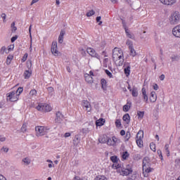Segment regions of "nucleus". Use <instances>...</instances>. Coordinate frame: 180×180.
Listing matches in <instances>:
<instances>
[{
	"mask_svg": "<svg viewBox=\"0 0 180 180\" xmlns=\"http://www.w3.org/2000/svg\"><path fill=\"white\" fill-rule=\"evenodd\" d=\"M30 96H36L37 95V91L36 89H32L30 91Z\"/></svg>",
	"mask_w": 180,
	"mask_h": 180,
	"instance_id": "obj_40",
	"label": "nucleus"
},
{
	"mask_svg": "<svg viewBox=\"0 0 180 180\" xmlns=\"http://www.w3.org/2000/svg\"><path fill=\"white\" fill-rule=\"evenodd\" d=\"M153 89H155V91H158V84H155L153 86Z\"/></svg>",
	"mask_w": 180,
	"mask_h": 180,
	"instance_id": "obj_63",
	"label": "nucleus"
},
{
	"mask_svg": "<svg viewBox=\"0 0 180 180\" xmlns=\"http://www.w3.org/2000/svg\"><path fill=\"white\" fill-rule=\"evenodd\" d=\"M122 119L124 122L127 123V124H129V123H130V115H129V113L124 115V116L122 117Z\"/></svg>",
	"mask_w": 180,
	"mask_h": 180,
	"instance_id": "obj_21",
	"label": "nucleus"
},
{
	"mask_svg": "<svg viewBox=\"0 0 180 180\" xmlns=\"http://www.w3.org/2000/svg\"><path fill=\"white\" fill-rule=\"evenodd\" d=\"M130 51L129 56H131L132 57H136V50H134V48L132 46L131 48H129Z\"/></svg>",
	"mask_w": 180,
	"mask_h": 180,
	"instance_id": "obj_29",
	"label": "nucleus"
},
{
	"mask_svg": "<svg viewBox=\"0 0 180 180\" xmlns=\"http://www.w3.org/2000/svg\"><path fill=\"white\" fill-rule=\"evenodd\" d=\"M128 105H124L123 106L124 112H129L130 110V106H131V102H127Z\"/></svg>",
	"mask_w": 180,
	"mask_h": 180,
	"instance_id": "obj_24",
	"label": "nucleus"
},
{
	"mask_svg": "<svg viewBox=\"0 0 180 180\" xmlns=\"http://www.w3.org/2000/svg\"><path fill=\"white\" fill-rule=\"evenodd\" d=\"M13 45H11L10 46H8V51H12L13 50Z\"/></svg>",
	"mask_w": 180,
	"mask_h": 180,
	"instance_id": "obj_62",
	"label": "nucleus"
},
{
	"mask_svg": "<svg viewBox=\"0 0 180 180\" xmlns=\"http://www.w3.org/2000/svg\"><path fill=\"white\" fill-rule=\"evenodd\" d=\"M158 155H159L160 160H163V157H162V152L161 151V150L158 149L157 150Z\"/></svg>",
	"mask_w": 180,
	"mask_h": 180,
	"instance_id": "obj_51",
	"label": "nucleus"
},
{
	"mask_svg": "<svg viewBox=\"0 0 180 180\" xmlns=\"http://www.w3.org/2000/svg\"><path fill=\"white\" fill-rule=\"evenodd\" d=\"M101 19H102V18L101 16H98L96 18V22L98 23V25L101 26V25H102V21H101Z\"/></svg>",
	"mask_w": 180,
	"mask_h": 180,
	"instance_id": "obj_49",
	"label": "nucleus"
},
{
	"mask_svg": "<svg viewBox=\"0 0 180 180\" xmlns=\"http://www.w3.org/2000/svg\"><path fill=\"white\" fill-rule=\"evenodd\" d=\"M175 165L177 166V167H180V158L179 159H176L175 160Z\"/></svg>",
	"mask_w": 180,
	"mask_h": 180,
	"instance_id": "obj_57",
	"label": "nucleus"
},
{
	"mask_svg": "<svg viewBox=\"0 0 180 180\" xmlns=\"http://www.w3.org/2000/svg\"><path fill=\"white\" fill-rule=\"evenodd\" d=\"M143 168V174L145 178H148V174L153 171L151 167H142Z\"/></svg>",
	"mask_w": 180,
	"mask_h": 180,
	"instance_id": "obj_15",
	"label": "nucleus"
},
{
	"mask_svg": "<svg viewBox=\"0 0 180 180\" xmlns=\"http://www.w3.org/2000/svg\"><path fill=\"white\" fill-rule=\"evenodd\" d=\"M27 53H25L23 57L21 59L22 63H25V61H26V60H27Z\"/></svg>",
	"mask_w": 180,
	"mask_h": 180,
	"instance_id": "obj_53",
	"label": "nucleus"
},
{
	"mask_svg": "<svg viewBox=\"0 0 180 180\" xmlns=\"http://www.w3.org/2000/svg\"><path fill=\"white\" fill-rule=\"evenodd\" d=\"M27 127V125H26V123H25V124H22V127H21V131L22 132V133H25V131H26V128Z\"/></svg>",
	"mask_w": 180,
	"mask_h": 180,
	"instance_id": "obj_46",
	"label": "nucleus"
},
{
	"mask_svg": "<svg viewBox=\"0 0 180 180\" xmlns=\"http://www.w3.org/2000/svg\"><path fill=\"white\" fill-rule=\"evenodd\" d=\"M136 144L140 148L143 147V139H136Z\"/></svg>",
	"mask_w": 180,
	"mask_h": 180,
	"instance_id": "obj_35",
	"label": "nucleus"
},
{
	"mask_svg": "<svg viewBox=\"0 0 180 180\" xmlns=\"http://www.w3.org/2000/svg\"><path fill=\"white\" fill-rule=\"evenodd\" d=\"M64 34H65V31L64 30H62L60 31V35H59V36H60V37H64Z\"/></svg>",
	"mask_w": 180,
	"mask_h": 180,
	"instance_id": "obj_60",
	"label": "nucleus"
},
{
	"mask_svg": "<svg viewBox=\"0 0 180 180\" xmlns=\"http://www.w3.org/2000/svg\"><path fill=\"white\" fill-rule=\"evenodd\" d=\"M149 100H150V102H152L153 103H154V102H156V101H157V94H155V91H152L150 93Z\"/></svg>",
	"mask_w": 180,
	"mask_h": 180,
	"instance_id": "obj_17",
	"label": "nucleus"
},
{
	"mask_svg": "<svg viewBox=\"0 0 180 180\" xmlns=\"http://www.w3.org/2000/svg\"><path fill=\"white\" fill-rule=\"evenodd\" d=\"M6 95L7 101H9L10 102H17V101H19V96L16 94L15 91H11Z\"/></svg>",
	"mask_w": 180,
	"mask_h": 180,
	"instance_id": "obj_4",
	"label": "nucleus"
},
{
	"mask_svg": "<svg viewBox=\"0 0 180 180\" xmlns=\"http://www.w3.org/2000/svg\"><path fill=\"white\" fill-rule=\"evenodd\" d=\"M112 60L116 63V61H119L118 65L121 67L123 65V63H124V59L123 56V51L120 49L119 48H115L112 50Z\"/></svg>",
	"mask_w": 180,
	"mask_h": 180,
	"instance_id": "obj_1",
	"label": "nucleus"
},
{
	"mask_svg": "<svg viewBox=\"0 0 180 180\" xmlns=\"http://www.w3.org/2000/svg\"><path fill=\"white\" fill-rule=\"evenodd\" d=\"M51 51L53 56L58 57L60 52L57 50V41H53L51 47Z\"/></svg>",
	"mask_w": 180,
	"mask_h": 180,
	"instance_id": "obj_6",
	"label": "nucleus"
},
{
	"mask_svg": "<svg viewBox=\"0 0 180 180\" xmlns=\"http://www.w3.org/2000/svg\"><path fill=\"white\" fill-rule=\"evenodd\" d=\"M137 116L140 117V119H143V117H144V111H138Z\"/></svg>",
	"mask_w": 180,
	"mask_h": 180,
	"instance_id": "obj_36",
	"label": "nucleus"
},
{
	"mask_svg": "<svg viewBox=\"0 0 180 180\" xmlns=\"http://www.w3.org/2000/svg\"><path fill=\"white\" fill-rule=\"evenodd\" d=\"M144 137V131H139L136 134V139H143Z\"/></svg>",
	"mask_w": 180,
	"mask_h": 180,
	"instance_id": "obj_27",
	"label": "nucleus"
},
{
	"mask_svg": "<svg viewBox=\"0 0 180 180\" xmlns=\"http://www.w3.org/2000/svg\"><path fill=\"white\" fill-rule=\"evenodd\" d=\"M94 180H108V178H106V176H101V175H99V176H97Z\"/></svg>",
	"mask_w": 180,
	"mask_h": 180,
	"instance_id": "obj_31",
	"label": "nucleus"
},
{
	"mask_svg": "<svg viewBox=\"0 0 180 180\" xmlns=\"http://www.w3.org/2000/svg\"><path fill=\"white\" fill-rule=\"evenodd\" d=\"M142 95L143 96V101L146 103H148V96H147V91H146V88H142Z\"/></svg>",
	"mask_w": 180,
	"mask_h": 180,
	"instance_id": "obj_19",
	"label": "nucleus"
},
{
	"mask_svg": "<svg viewBox=\"0 0 180 180\" xmlns=\"http://www.w3.org/2000/svg\"><path fill=\"white\" fill-rule=\"evenodd\" d=\"M0 180H6V178H5V176H4V175L0 174Z\"/></svg>",
	"mask_w": 180,
	"mask_h": 180,
	"instance_id": "obj_64",
	"label": "nucleus"
},
{
	"mask_svg": "<svg viewBox=\"0 0 180 180\" xmlns=\"http://www.w3.org/2000/svg\"><path fill=\"white\" fill-rule=\"evenodd\" d=\"M105 124V119L100 118L99 120L96 121V126H103Z\"/></svg>",
	"mask_w": 180,
	"mask_h": 180,
	"instance_id": "obj_23",
	"label": "nucleus"
},
{
	"mask_svg": "<svg viewBox=\"0 0 180 180\" xmlns=\"http://www.w3.org/2000/svg\"><path fill=\"white\" fill-rule=\"evenodd\" d=\"M22 161L25 165H30V162H32V160L29 158H23Z\"/></svg>",
	"mask_w": 180,
	"mask_h": 180,
	"instance_id": "obj_28",
	"label": "nucleus"
},
{
	"mask_svg": "<svg viewBox=\"0 0 180 180\" xmlns=\"http://www.w3.org/2000/svg\"><path fill=\"white\" fill-rule=\"evenodd\" d=\"M101 88L103 91H106V89L108 88V82H106V79H101Z\"/></svg>",
	"mask_w": 180,
	"mask_h": 180,
	"instance_id": "obj_20",
	"label": "nucleus"
},
{
	"mask_svg": "<svg viewBox=\"0 0 180 180\" xmlns=\"http://www.w3.org/2000/svg\"><path fill=\"white\" fill-rule=\"evenodd\" d=\"M115 126L116 127H120L122 126V122H120V120H116Z\"/></svg>",
	"mask_w": 180,
	"mask_h": 180,
	"instance_id": "obj_48",
	"label": "nucleus"
},
{
	"mask_svg": "<svg viewBox=\"0 0 180 180\" xmlns=\"http://www.w3.org/2000/svg\"><path fill=\"white\" fill-rule=\"evenodd\" d=\"M121 20H122V26H123V28L124 29V30H129V29H127V25L126 23V21L123 19L121 18Z\"/></svg>",
	"mask_w": 180,
	"mask_h": 180,
	"instance_id": "obj_38",
	"label": "nucleus"
},
{
	"mask_svg": "<svg viewBox=\"0 0 180 180\" xmlns=\"http://www.w3.org/2000/svg\"><path fill=\"white\" fill-rule=\"evenodd\" d=\"M123 167L122 165H119L118 163H115V169H117V172L119 173V170L120 171Z\"/></svg>",
	"mask_w": 180,
	"mask_h": 180,
	"instance_id": "obj_42",
	"label": "nucleus"
},
{
	"mask_svg": "<svg viewBox=\"0 0 180 180\" xmlns=\"http://www.w3.org/2000/svg\"><path fill=\"white\" fill-rule=\"evenodd\" d=\"M125 33L127 37H129V39H134V35L132 34H130V32H129V30H126Z\"/></svg>",
	"mask_w": 180,
	"mask_h": 180,
	"instance_id": "obj_33",
	"label": "nucleus"
},
{
	"mask_svg": "<svg viewBox=\"0 0 180 180\" xmlns=\"http://www.w3.org/2000/svg\"><path fill=\"white\" fill-rule=\"evenodd\" d=\"M150 167H151V160H150V158L145 157L143 159L142 168H150Z\"/></svg>",
	"mask_w": 180,
	"mask_h": 180,
	"instance_id": "obj_9",
	"label": "nucleus"
},
{
	"mask_svg": "<svg viewBox=\"0 0 180 180\" xmlns=\"http://www.w3.org/2000/svg\"><path fill=\"white\" fill-rule=\"evenodd\" d=\"M105 74L109 77V78H113V75H112V72L109 71L108 70H105Z\"/></svg>",
	"mask_w": 180,
	"mask_h": 180,
	"instance_id": "obj_44",
	"label": "nucleus"
},
{
	"mask_svg": "<svg viewBox=\"0 0 180 180\" xmlns=\"http://www.w3.org/2000/svg\"><path fill=\"white\" fill-rule=\"evenodd\" d=\"M15 40H18V35H15L11 38V43H14Z\"/></svg>",
	"mask_w": 180,
	"mask_h": 180,
	"instance_id": "obj_58",
	"label": "nucleus"
},
{
	"mask_svg": "<svg viewBox=\"0 0 180 180\" xmlns=\"http://www.w3.org/2000/svg\"><path fill=\"white\" fill-rule=\"evenodd\" d=\"M11 27L12 32H16V30H18V28L16 27V26H15V22L11 23Z\"/></svg>",
	"mask_w": 180,
	"mask_h": 180,
	"instance_id": "obj_39",
	"label": "nucleus"
},
{
	"mask_svg": "<svg viewBox=\"0 0 180 180\" xmlns=\"http://www.w3.org/2000/svg\"><path fill=\"white\" fill-rule=\"evenodd\" d=\"M129 155H130V154H129V152H127V151L123 152V153H122L123 160H127V158H129Z\"/></svg>",
	"mask_w": 180,
	"mask_h": 180,
	"instance_id": "obj_32",
	"label": "nucleus"
},
{
	"mask_svg": "<svg viewBox=\"0 0 180 180\" xmlns=\"http://www.w3.org/2000/svg\"><path fill=\"white\" fill-rule=\"evenodd\" d=\"M12 60H13V56L12 55H8L6 59L7 65H9V64H11Z\"/></svg>",
	"mask_w": 180,
	"mask_h": 180,
	"instance_id": "obj_30",
	"label": "nucleus"
},
{
	"mask_svg": "<svg viewBox=\"0 0 180 180\" xmlns=\"http://www.w3.org/2000/svg\"><path fill=\"white\" fill-rule=\"evenodd\" d=\"M118 139L116 138V136H112V138H109L107 140V144L108 146H112V147H115L116 146V143H117Z\"/></svg>",
	"mask_w": 180,
	"mask_h": 180,
	"instance_id": "obj_10",
	"label": "nucleus"
},
{
	"mask_svg": "<svg viewBox=\"0 0 180 180\" xmlns=\"http://www.w3.org/2000/svg\"><path fill=\"white\" fill-rule=\"evenodd\" d=\"M6 140V138L2 135H0V141L4 142Z\"/></svg>",
	"mask_w": 180,
	"mask_h": 180,
	"instance_id": "obj_59",
	"label": "nucleus"
},
{
	"mask_svg": "<svg viewBox=\"0 0 180 180\" xmlns=\"http://www.w3.org/2000/svg\"><path fill=\"white\" fill-rule=\"evenodd\" d=\"M82 131L84 134H88V133H89V129L88 128H83Z\"/></svg>",
	"mask_w": 180,
	"mask_h": 180,
	"instance_id": "obj_52",
	"label": "nucleus"
},
{
	"mask_svg": "<svg viewBox=\"0 0 180 180\" xmlns=\"http://www.w3.org/2000/svg\"><path fill=\"white\" fill-rule=\"evenodd\" d=\"M30 75H32V72L30 70H25L24 72L25 79H29V78H30Z\"/></svg>",
	"mask_w": 180,
	"mask_h": 180,
	"instance_id": "obj_25",
	"label": "nucleus"
},
{
	"mask_svg": "<svg viewBox=\"0 0 180 180\" xmlns=\"http://www.w3.org/2000/svg\"><path fill=\"white\" fill-rule=\"evenodd\" d=\"M150 150H152V151H153L154 153H155L156 151V149H155V143H150Z\"/></svg>",
	"mask_w": 180,
	"mask_h": 180,
	"instance_id": "obj_41",
	"label": "nucleus"
},
{
	"mask_svg": "<svg viewBox=\"0 0 180 180\" xmlns=\"http://www.w3.org/2000/svg\"><path fill=\"white\" fill-rule=\"evenodd\" d=\"M8 151H9V148L8 147H6V146H3L1 148V153H8Z\"/></svg>",
	"mask_w": 180,
	"mask_h": 180,
	"instance_id": "obj_43",
	"label": "nucleus"
},
{
	"mask_svg": "<svg viewBox=\"0 0 180 180\" xmlns=\"http://www.w3.org/2000/svg\"><path fill=\"white\" fill-rule=\"evenodd\" d=\"M50 129L47 127L37 126L35 127L36 134L37 137H41V136H46Z\"/></svg>",
	"mask_w": 180,
	"mask_h": 180,
	"instance_id": "obj_2",
	"label": "nucleus"
},
{
	"mask_svg": "<svg viewBox=\"0 0 180 180\" xmlns=\"http://www.w3.org/2000/svg\"><path fill=\"white\" fill-rule=\"evenodd\" d=\"M169 144H166L165 146V150L166 151V153H167V156H169Z\"/></svg>",
	"mask_w": 180,
	"mask_h": 180,
	"instance_id": "obj_47",
	"label": "nucleus"
},
{
	"mask_svg": "<svg viewBox=\"0 0 180 180\" xmlns=\"http://www.w3.org/2000/svg\"><path fill=\"white\" fill-rule=\"evenodd\" d=\"M130 131H127L126 133V136H125V141H129V140L130 139Z\"/></svg>",
	"mask_w": 180,
	"mask_h": 180,
	"instance_id": "obj_45",
	"label": "nucleus"
},
{
	"mask_svg": "<svg viewBox=\"0 0 180 180\" xmlns=\"http://www.w3.org/2000/svg\"><path fill=\"white\" fill-rule=\"evenodd\" d=\"M63 41H64V37H61L59 35L58 37V43H60V44H62Z\"/></svg>",
	"mask_w": 180,
	"mask_h": 180,
	"instance_id": "obj_56",
	"label": "nucleus"
},
{
	"mask_svg": "<svg viewBox=\"0 0 180 180\" xmlns=\"http://www.w3.org/2000/svg\"><path fill=\"white\" fill-rule=\"evenodd\" d=\"M5 51H6V47L2 46L0 50V54H4Z\"/></svg>",
	"mask_w": 180,
	"mask_h": 180,
	"instance_id": "obj_55",
	"label": "nucleus"
},
{
	"mask_svg": "<svg viewBox=\"0 0 180 180\" xmlns=\"http://www.w3.org/2000/svg\"><path fill=\"white\" fill-rule=\"evenodd\" d=\"M53 91H54V88H53L52 86L48 87L49 92H53Z\"/></svg>",
	"mask_w": 180,
	"mask_h": 180,
	"instance_id": "obj_61",
	"label": "nucleus"
},
{
	"mask_svg": "<svg viewBox=\"0 0 180 180\" xmlns=\"http://www.w3.org/2000/svg\"><path fill=\"white\" fill-rule=\"evenodd\" d=\"M172 33L175 37H180V25H176L173 28Z\"/></svg>",
	"mask_w": 180,
	"mask_h": 180,
	"instance_id": "obj_13",
	"label": "nucleus"
},
{
	"mask_svg": "<svg viewBox=\"0 0 180 180\" xmlns=\"http://www.w3.org/2000/svg\"><path fill=\"white\" fill-rule=\"evenodd\" d=\"M86 51L88 54H89V56H91V57H95L98 60H101V56H99V54L96 53L95 49L92 48H87Z\"/></svg>",
	"mask_w": 180,
	"mask_h": 180,
	"instance_id": "obj_8",
	"label": "nucleus"
},
{
	"mask_svg": "<svg viewBox=\"0 0 180 180\" xmlns=\"http://www.w3.org/2000/svg\"><path fill=\"white\" fill-rule=\"evenodd\" d=\"M85 80L88 84H92L94 82V77L89 75V74H86L84 76Z\"/></svg>",
	"mask_w": 180,
	"mask_h": 180,
	"instance_id": "obj_18",
	"label": "nucleus"
},
{
	"mask_svg": "<svg viewBox=\"0 0 180 180\" xmlns=\"http://www.w3.org/2000/svg\"><path fill=\"white\" fill-rule=\"evenodd\" d=\"M130 63L125 62L124 63V72L126 77H129V75H130Z\"/></svg>",
	"mask_w": 180,
	"mask_h": 180,
	"instance_id": "obj_11",
	"label": "nucleus"
},
{
	"mask_svg": "<svg viewBox=\"0 0 180 180\" xmlns=\"http://www.w3.org/2000/svg\"><path fill=\"white\" fill-rule=\"evenodd\" d=\"M110 160L113 164H117V162H119V158H117V156L116 155L111 156Z\"/></svg>",
	"mask_w": 180,
	"mask_h": 180,
	"instance_id": "obj_26",
	"label": "nucleus"
},
{
	"mask_svg": "<svg viewBox=\"0 0 180 180\" xmlns=\"http://www.w3.org/2000/svg\"><path fill=\"white\" fill-rule=\"evenodd\" d=\"M23 92V87H19L17 91H15V94H17V96H18L20 95V94H22Z\"/></svg>",
	"mask_w": 180,
	"mask_h": 180,
	"instance_id": "obj_34",
	"label": "nucleus"
},
{
	"mask_svg": "<svg viewBox=\"0 0 180 180\" xmlns=\"http://www.w3.org/2000/svg\"><path fill=\"white\" fill-rule=\"evenodd\" d=\"M180 20V14L179 12L175 11L171 14L169 18L170 25H178Z\"/></svg>",
	"mask_w": 180,
	"mask_h": 180,
	"instance_id": "obj_3",
	"label": "nucleus"
},
{
	"mask_svg": "<svg viewBox=\"0 0 180 180\" xmlns=\"http://www.w3.org/2000/svg\"><path fill=\"white\" fill-rule=\"evenodd\" d=\"M131 172H133V169H131V168L126 169L124 167H122L120 170H118V174L122 175V176H127V175H130Z\"/></svg>",
	"mask_w": 180,
	"mask_h": 180,
	"instance_id": "obj_7",
	"label": "nucleus"
},
{
	"mask_svg": "<svg viewBox=\"0 0 180 180\" xmlns=\"http://www.w3.org/2000/svg\"><path fill=\"white\" fill-rule=\"evenodd\" d=\"M161 4H163V5H167V6H172V5H174L175 2H176V0H159Z\"/></svg>",
	"mask_w": 180,
	"mask_h": 180,
	"instance_id": "obj_14",
	"label": "nucleus"
},
{
	"mask_svg": "<svg viewBox=\"0 0 180 180\" xmlns=\"http://www.w3.org/2000/svg\"><path fill=\"white\" fill-rule=\"evenodd\" d=\"M172 61H179V58L177 56H174L171 57Z\"/></svg>",
	"mask_w": 180,
	"mask_h": 180,
	"instance_id": "obj_54",
	"label": "nucleus"
},
{
	"mask_svg": "<svg viewBox=\"0 0 180 180\" xmlns=\"http://www.w3.org/2000/svg\"><path fill=\"white\" fill-rule=\"evenodd\" d=\"M82 106L84 108H86L87 111L91 112V103H89L88 101L84 100L82 103Z\"/></svg>",
	"mask_w": 180,
	"mask_h": 180,
	"instance_id": "obj_16",
	"label": "nucleus"
},
{
	"mask_svg": "<svg viewBox=\"0 0 180 180\" xmlns=\"http://www.w3.org/2000/svg\"><path fill=\"white\" fill-rule=\"evenodd\" d=\"M56 115V123H61L63 122V119H64V115H63V114L60 111L57 112Z\"/></svg>",
	"mask_w": 180,
	"mask_h": 180,
	"instance_id": "obj_12",
	"label": "nucleus"
},
{
	"mask_svg": "<svg viewBox=\"0 0 180 180\" xmlns=\"http://www.w3.org/2000/svg\"><path fill=\"white\" fill-rule=\"evenodd\" d=\"M86 15L87 18L93 16V15H95V11L91 10L90 11L87 12Z\"/></svg>",
	"mask_w": 180,
	"mask_h": 180,
	"instance_id": "obj_37",
	"label": "nucleus"
},
{
	"mask_svg": "<svg viewBox=\"0 0 180 180\" xmlns=\"http://www.w3.org/2000/svg\"><path fill=\"white\" fill-rule=\"evenodd\" d=\"M127 46H129V49H131V47H133V41H130V40H127Z\"/></svg>",
	"mask_w": 180,
	"mask_h": 180,
	"instance_id": "obj_50",
	"label": "nucleus"
},
{
	"mask_svg": "<svg viewBox=\"0 0 180 180\" xmlns=\"http://www.w3.org/2000/svg\"><path fill=\"white\" fill-rule=\"evenodd\" d=\"M36 109L41 112H51V107L48 104H43L39 103Z\"/></svg>",
	"mask_w": 180,
	"mask_h": 180,
	"instance_id": "obj_5",
	"label": "nucleus"
},
{
	"mask_svg": "<svg viewBox=\"0 0 180 180\" xmlns=\"http://www.w3.org/2000/svg\"><path fill=\"white\" fill-rule=\"evenodd\" d=\"M131 92L132 96H134V98H137V96H139V91L137 90V87L133 86L132 91Z\"/></svg>",
	"mask_w": 180,
	"mask_h": 180,
	"instance_id": "obj_22",
	"label": "nucleus"
}]
</instances>
